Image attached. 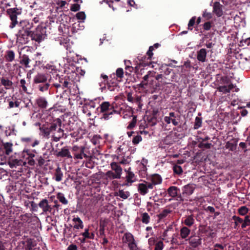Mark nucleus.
<instances>
[{"label": "nucleus", "mask_w": 250, "mask_h": 250, "mask_svg": "<svg viewBox=\"0 0 250 250\" xmlns=\"http://www.w3.org/2000/svg\"><path fill=\"white\" fill-rule=\"evenodd\" d=\"M20 26L21 29L19 31L20 36L22 38L24 43L28 42L29 38H31V24L26 20L21 21L20 22Z\"/></svg>", "instance_id": "nucleus-1"}, {"label": "nucleus", "mask_w": 250, "mask_h": 250, "mask_svg": "<svg viewBox=\"0 0 250 250\" xmlns=\"http://www.w3.org/2000/svg\"><path fill=\"white\" fill-rule=\"evenodd\" d=\"M23 157L26 158V160L23 161L22 160L17 159L10 158L8 161V164L11 168L16 167L17 166H24L27 163L29 165L31 166V153L29 150L26 151H23Z\"/></svg>", "instance_id": "nucleus-2"}, {"label": "nucleus", "mask_w": 250, "mask_h": 250, "mask_svg": "<svg viewBox=\"0 0 250 250\" xmlns=\"http://www.w3.org/2000/svg\"><path fill=\"white\" fill-rule=\"evenodd\" d=\"M99 109V112L103 114L101 118L104 120H108L110 115L116 112V110L114 109V107L108 102H103L97 108L98 110Z\"/></svg>", "instance_id": "nucleus-3"}, {"label": "nucleus", "mask_w": 250, "mask_h": 250, "mask_svg": "<svg viewBox=\"0 0 250 250\" xmlns=\"http://www.w3.org/2000/svg\"><path fill=\"white\" fill-rule=\"evenodd\" d=\"M36 202L37 203L32 201V210H35V208L37 207V206L39 205L40 208L42 209L43 212L47 213L49 212L53 215L55 214V210L53 209V208H52L51 205L49 204V202L47 199H42L39 203L38 201Z\"/></svg>", "instance_id": "nucleus-4"}, {"label": "nucleus", "mask_w": 250, "mask_h": 250, "mask_svg": "<svg viewBox=\"0 0 250 250\" xmlns=\"http://www.w3.org/2000/svg\"><path fill=\"white\" fill-rule=\"evenodd\" d=\"M6 12L11 21L9 27L11 28H13L18 23L17 16L21 14V11L18 8L16 7L7 9Z\"/></svg>", "instance_id": "nucleus-5"}, {"label": "nucleus", "mask_w": 250, "mask_h": 250, "mask_svg": "<svg viewBox=\"0 0 250 250\" xmlns=\"http://www.w3.org/2000/svg\"><path fill=\"white\" fill-rule=\"evenodd\" d=\"M45 28L42 26H38L36 28L35 31L32 32V40H35L38 42H40L43 39L45 32Z\"/></svg>", "instance_id": "nucleus-6"}, {"label": "nucleus", "mask_w": 250, "mask_h": 250, "mask_svg": "<svg viewBox=\"0 0 250 250\" xmlns=\"http://www.w3.org/2000/svg\"><path fill=\"white\" fill-rule=\"evenodd\" d=\"M202 239L199 235H192L188 239L189 245L194 248L201 244Z\"/></svg>", "instance_id": "nucleus-7"}, {"label": "nucleus", "mask_w": 250, "mask_h": 250, "mask_svg": "<svg viewBox=\"0 0 250 250\" xmlns=\"http://www.w3.org/2000/svg\"><path fill=\"white\" fill-rule=\"evenodd\" d=\"M238 140V138H233L230 141H228L225 146L226 148L229 149L231 151H235L237 148Z\"/></svg>", "instance_id": "nucleus-8"}, {"label": "nucleus", "mask_w": 250, "mask_h": 250, "mask_svg": "<svg viewBox=\"0 0 250 250\" xmlns=\"http://www.w3.org/2000/svg\"><path fill=\"white\" fill-rule=\"evenodd\" d=\"M158 112V109H154L152 110L151 115L147 116V120L148 123H151L152 125H155L158 122L157 115Z\"/></svg>", "instance_id": "nucleus-9"}, {"label": "nucleus", "mask_w": 250, "mask_h": 250, "mask_svg": "<svg viewBox=\"0 0 250 250\" xmlns=\"http://www.w3.org/2000/svg\"><path fill=\"white\" fill-rule=\"evenodd\" d=\"M222 5L220 4L219 2L215 1L213 3V12L216 14L218 17L222 16L223 14L222 10Z\"/></svg>", "instance_id": "nucleus-10"}, {"label": "nucleus", "mask_w": 250, "mask_h": 250, "mask_svg": "<svg viewBox=\"0 0 250 250\" xmlns=\"http://www.w3.org/2000/svg\"><path fill=\"white\" fill-rule=\"evenodd\" d=\"M35 125L39 127V129L41 131L42 135L44 137H49L50 133L48 131V128H47V125H41V124L40 123H36Z\"/></svg>", "instance_id": "nucleus-11"}, {"label": "nucleus", "mask_w": 250, "mask_h": 250, "mask_svg": "<svg viewBox=\"0 0 250 250\" xmlns=\"http://www.w3.org/2000/svg\"><path fill=\"white\" fill-rule=\"evenodd\" d=\"M151 73L150 71L148 72V74L147 75H146L143 78V81L141 82L140 84L138 85V87L142 89H146L147 88L148 85V82L149 80V75L150 73ZM150 82H152L153 80L150 81Z\"/></svg>", "instance_id": "nucleus-12"}, {"label": "nucleus", "mask_w": 250, "mask_h": 250, "mask_svg": "<svg viewBox=\"0 0 250 250\" xmlns=\"http://www.w3.org/2000/svg\"><path fill=\"white\" fill-rule=\"evenodd\" d=\"M57 157H66L67 158H72L69 149L66 147L62 148L60 151H59L56 154Z\"/></svg>", "instance_id": "nucleus-13"}, {"label": "nucleus", "mask_w": 250, "mask_h": 250, "mask_svg": "<svg viewBox=\"0 0 250 250\" xmlns=\"http://www.w3.org/2000/svg\"><path fill=\"white\" fill-rule=\"evenodd\" d=\"M49 85V84L47 83H34L33 84V86L35 89H39L40 91L42 92H43L44 91L48 90Z\"/></svg>", "instance_id": "nucleus-14"}, {"label": "nucleus", "mask_w": 250, "mask_h": 250, "mask_svg": "<svg viewBox=\"0 0 250 250\" xmlns=\"http://www.w3.org/2000/svg\"><path fill=\"white\" fill-rule=\"evenodd\" d=\"M150 64H151V62H149V63L142 62V63H140L139 64H138V65L136 66V67H135L134 68H133L132 66H126L125 69L129 68L130 69L129 71L130 72H132L134 70V72L136 74H139V69H140L141 66H149L150 65Z\"/></svg>", "instance_id": "nucleus-15"}, {"label": "nucleus", "mask_w": 250, "mask_h": 250, "mask_svg": "<svg viewBox=\"0 0 250 250\" xmlns=\"http://www.w3.org/2000/svg\"><path fill=\"white\" fill-rule=\"evenodd\" d=\"M195 188L190 184H188L184 187L183 191L182 192L183 196L191 195Z\"/></svg>", "instance_id": "nucleus-16"}, {"label": "nucleus", "mask_w": 250, "mask_h": 250, "mask_svg": "<svg viewBox=\"0 0 250 250\" xmlns=\"http://www.w3.org/2000/svg\"><path fill=\"white\" fill-rule=\"evenodd\" d=\"M47 80V78L46 75L38 73L34 79V83H46Z\"/></svg>", "instance_id": "nucleus-17"}, {"label": "nucleus", "mask_w": 250, "mask_h": 250, "mask_svg": "<svg viewBox=\"0 0 250 250\" xmlns=\"http://www.w3.org/2000/svg\"><path fill=\"white\" fill-rule=\"evenodd\" d=\"M111 168L112 170L121 177L122 173V168L119 165V164L116 162H112L110 164Z\"/></svg>", "instance_id": "nucleus-18"}, {"label": "nucleus", "mask_w": 250, "mask_h": 250, "mask_svg": "<svg viewBox=\"0 0 250 250\" xmlns=\"http://www.w3.org/2000/svg\"><path fill=\"white\" fill-rule=\"evenodd\" d=\"M207 56V51L205 48L201 49L197 52V59L201 62H205Z\"/></svg>", "instance_id": "nucleus-19"}, {"label": "nucleus", "mask_w": 250, "mask_h": 250, "mask_svg": "<svg viewBox=\"0 0 250 250\" xmlns=\"http://www.w3.org/2000/svg\"><path fill=\"white\" fill-rule=\"evenodd\" d=\"M56 123H51L50 125H47V128H48V131L49 132V133H50L51 132H52L53 131H55L57 129V124H58L59 126L60 127L62 125V121L60 118H57L56 120Z\"/></svg>", "instance_id": "nucleus-20"}, {"label": "nucleus", "mask_w": 250, "mask_h": 250, "mask_svg": "<svg viewBox=\"0 0 250 250\" xmlns=\"http://www.w3.org/2000/svg\"><path fill=\"white\" fill-rule=\"evenodd\" d=\"M125 171L126 172V176L125 177L126 181L128 183H132L135 182V175L131 171V168L129 167L127 170L125 169Z\"/></svg>", "instance_id": "nucleus-21"}, {"label": "nucleus", "mask_w": 250, "mask_h": 250, "mask_svg": "<svg viewBox=\"0 0 250 250\" xmlns=\"http://www.w3.org/2000/svg\"><path fill=\"white\" fill-rule=\"evenodd\" d=\"M0 83L6 89H9L12 87V82L7 78H2L0 80Z\"/></svg>", "instance_id": "nucleus-22"}, {"label": "nucleus", "mask_w": 250, "mask_h": 250, "mask_svg": "<svg viewBox=\"0 0 250 250\" xmlns=\"http://www.w3.org/2000/svg\"><path fill=\"white\" fill-rule=\"evenodd\" d=\"M178 190L179 188L177 187L171 186L167 189V191L170 197L174 198L177 196Z\"/></svg>", "instance_id": "nucleus-23"}, {"label": "nucleus", "mask_w": 250, "mask_h": 250, "mask_svg": "<svg viewBox=\"0 0 250 250\" xmlns=\"http://www.w3.org/2000/svg\"><path fill=\"white\" fill-rule=\"evenodd\" d=\"M63 233L66 235L67 238L71 237L75 238L77 235L73 233L72 229V226L70 225L69 227H66V229H64Z\"/></svg>", "instance_id": "nucleus-24"}, {"label": "nucleus", "mask_w": 250, "mask_h": 250, "mask_svg": "<svg viewBox=\"0 0 250 250\" xmlns=\"http://www.w3.org/2000/svg\"><path fill=\"white\" fill-rule=\"evenodd\" d=\"M138 190L141 195H145L147 193L148 189L147 188L146 184L141 183L138 185Z\"/></svg>", "instance_id": "nucleus-25"}, {"label": "nucleus", "mask_w": 250, "mask_h": 250, "mask_svg": "<svg viewBox=\"0 0 250 250\" xmlns=\"http://www.w3.org/2000/svg\"><path fill=\"white\" fill-rule=\"evenodd\" d=\"M36 104L41 108H45L47 104V101L42 98H40L36 100Z\"/></svg>", "instance_id": "nucleus-26"}, {"label": "nucleus", "mask_w": 250, "mask_h": 250, "mask_svg": "<svg viewBox=\"0 0 250 250\" xmlns=\"http://www.w3.org/2000/svg\"><path fill=\"white\" fill-rule=\"evenodd\" d=\"M105 175L107 177L106 179L109 178L110 179H120L121 177L117 174L115 172H113L112 170H108L105 173Z\"/></svg>", "instance_id": "nucleus-27"}, {"label": "nucleus", "mask_w": 250, "mask_h": 250, "mask_svg": "<svg viewBox=\"0 0 250 250\" xmlns=\"http://www.w3.org/2000/svg\"><path fill=\"white\" fill-rule=\"evenodd\" d=\"M194 219L193 218V215H190L186 217L184 221V224L188 227H190L194 224Z\"/></svg>", "instance_id": "nucleus-28"}, {"label": "nucleus", "mask_w": 250, "mask_h": 250, "mask_svg": "<svg viewBox=\"0 0 250 250\" xmlns=\"http://www.w3.org/2000/svg\"><path fill=\"white\" fill-rule=\"evenodd\" d=\"M155 79L157 80H159L160 79H162V80L160 81V82L162 83L163 85H165L167 84L170 83L169 82L166 81L167 80L168 78L164 76L163 74H158L156 77Z\"/></svg>", "instance_id": "nucleus-29"}, {"label": "nucleus", "mask_w": 250, "mask_h": 250, "mask_svg": "<svg viewBox=\"0 0 250 250\" xmlns=\"http://www.w3.org/2000/svg\"><path fill=\"white\" fill-rule=\"evenodd\" d=\"M84 149H85L84 146L81 147L80 152V153L75 154V157H74L75 159H83V157H84L85 158H87L88 157V156L85 153H84Z\"/></svg>", "instance_id": "nucleus-30"}, {"label": "nucleus", "mask_w": 250, "mask_h": 250, "mask_svg": "<svg viewBox=\"0 0 250 250\" xmlns=\"http://www.w3.org/2000/svg\"><path fill=\"white\" fill-rule=\"evenodd\" d=\"M124 243H131L134 241L133 236L130 233H126L123 237Z\"/></svg>", "instance_id": "nucleus-31"}, {"label": "nucleus", "mask_w": 250, "mask_h": 250, "mask_svg": "<svg viewBox=\"0 0 250 250\" xmlns=\"http://www.w3.org/2000/svg\"><path fill=\"white\" fill-rule=\"evenodd\" d=\"M190 229L186 227H183L180 230V235L183 239H185L188 237L190 233Z\"/></svg>", "instance_id": "nucleus-32"}, {"label": "nucleus", "mask_w": 250, "mask_h": 250, "mask_svg": "<svg viewBox=\"0 0 250 250\" xmlns=\"http://www.w3.org/2000/svg\"><path fill=\"white\" fill-rule=\"evenodd\" d=\"M73 221L75 222H78V224H75L74 226V228L76 229H83V221L79 217H75L73 219Z\"/></svg>", "instance_id": "nucleus-33"}, {"label": "nucleus", "mask_w": 250, "mask_h": 250, "mask_svg": "<svg viewBox=\"0 0 250 250\" xmlns=\"http://www.w3.org/2000/svg\"><path fill=\"white\" fill-rule=\"evenodd\" d=\"M151 181L153 184H154V185H156L161 183L162 178L159 175L155 174L152 176Z\"/></svg>", "instance_id": "nucleus-34"}, {"label": "nucleus", "mask_w": 250, "mask_h": 250, "mask_svg": "<svg viewBox=\"0 0 250 250\" xmlns=\"http://www.w3.org/2000/svg\"><path fill=\"white\" fill-rule=\"evenodd\" d=\"M54 175L56 181L58 182L61 181L63 174L61 171V168L60 167H58L56 168Z\"/></svg>", "instance_id": "nucleus-35"}, {"label": "nucleus", "mask_w": 250, "mask_h": 250, "mask_svg": "<svg viewBox=\"0 0 250 250\" xmlns=\"http://www.w3.org/2000/svg\"><path fill=\"white\" fill-rule=\"evenodd\" d=\"M15 58V53L12 50H8L6 52V55H5V59L7 62H12Z\"/></svg>", "instance_id": "nucleus-36"}, {"label": "nucleus", "mask_w": 250, "mask_h": 250, "mask_svg": "<svg viewBox=\"0 0 250 250\" xmlns=\"http://www.w3.org/2000/svg\"><path fill=\"white\" fill-rule=\"evenodd\" d=\"M29 61H30V59H29L28 56L26 55H23L22 56V59L21 61V63L22 65H24L25 67H26V68L29 67H30V66L29 65Z\"/></svg>", "instance_id": "nucleus-37"}, {"label": "nucleus", "mask_w": 250, "mask_h": 250, "mask_svg": "<svg viewBox=\"0 0 250 250\" xmlns=\"http://www.w3.org/2000/svg\"><path fill=\"white\" fill-rule=\"evenodd\" d=\"M57 198L60 202L64 205L68 204V201L66 199L64 195L61 192L57 194Z\"/></svg>", "instance_id": "nucleus-38"}, {"label": "nucleus", "mask_w": 250, "mask_h": 250, "mask_svg": "<svg viewBox=\"0 0 250 250\" xmlns=\"http://www.w3.org/2000/svg\"><path fill=\"white\" fill-rule=\"evenodd\" d=\"M12 144L9 143L3 144V147L6 155H9L12 152Z\"/></svg>", "instance_id": "nucleus-39"}, {"label": "nucleus", "mask_w": 250, "mask_h": 250, "mask_svg": "<svg viewBox=\"0 0 250 250\" xmlns=\"http://www.w3.org/2000/svg\"><path fill=\"white\" fill-rule=\"evenodd\" d=\"M171 210L168 209H164L161 213L158 215V217L159 219H162L165 218L168 213H170Z\"/></svg>", "instance_id": "nucleus-40"}, {"label": "nucleus", "mask_w": 250, "mask_h": 250, "mask_svg": "<svg viewBox=\"0 0 250 250\" xmlns=\"http://www.w3.org/2000/svg\"><path fill=\"white\" fill-rule=\"evenodd\" d=\"M118 195L121 198L123 199H126L128 198L129 196V192H126V193L123 190H119L118 193H116L115 194V196Z\"/></svg>", "instance_id": "nucleus-41"}, {"label": "nucleus", "mask_w": 250, "mask_h": 250, "mask_svg": "<svg viewBox=\"0 0 250 250\" xmlns=\"http://www.w3.org/2000/svg\"><path fill=\"white\" fill-rule=\"evenodd\" d=\"M202 125V118L196 117L194 125V128L197 129L199 128Z\"/></svg>", "instance_id": "nucleus-42"}, {"label": "nucleus", "mask_w": 250, "mask_h": 250, "mask_svg": "<svg viewBox=\"0 0 250 250\" xmlns=\"http://www.w3.org/2000/svg\"><path fill=\"white\" fill-rule=\"evenodd\" d=\"M174 173L180 175L182 173L183 170L181 166L175 165L173 167Z\"/></svg>", "instance_id": "nucleus-43"}, {"label": "nucleus", "mask_w": 250, "mask_h": 250, "mask_svg": "<svg viewBox=\"0 0 250 250\" xmlns=\"http://www.w3.org/2000/svg\"><path fill=\"white\" fill-rule=\"evenodd\" d=\"M136 123H137V116H133L132 120L129 123V125L127 127V129H132L133 127H134L135 126Z\"/></svg>", "instance_id": "nucleus-44"}, {"label": "nucleus", "mask_w": 250, "mask_h": 250, "mask_svg": "<svg viewBox=\"0 0 250 250\" xmlns=\"http://www.w3.org/2000/svg\"><path fill=\"white\" fill-rule=\"evenodd\" d=\"M242 228H245L247 226L250 225V219L249 218V216H246L245 217V219L243 220V222L242 223Z\"/></svg>", "instance_id": "nucleus-45"}, {"label": "nucleus", "mask_w": 250, "mask_h": 250, "mask_svg": "<svg viewBox=\"0 0 250 250\" xmlns=\"http://www.w3.org/2000/svg\"><path fill=\"white\" fill-rule=\"evenodd\" d=\"M20 102L17 101H9L8 108H12L14 107H18L20 105Z\"/></svg>", "instance_id": "nucleus-46"}, {"label": "nucleus", "mask_w": 250, "mask_h": 250, "mask_svg": "<svg viewBox=\"0 0 250 250\" xmlns=\"http://www.w3.org/2000/svg\"><path fill=\"white\" fill-rule=\"evenodd\" d=\"M212 146V145L211 143H206L204 144L203 143H200L198 145V147L200 148H206V149H209L210 148L211 146Z\"/></svg>", "instance_id": "nucleus-47"}, {"label": "nucleus", "mask_w": 250, "mask_h": 250, "mask_svg": "<svg viewBox=\"0 0 250 250\" xmlns=\"http://www.w3.org/2000/svg\"><path fill=\"white\" fill-rule=\"evenodd\" d=\"M149 218H150L149 216L147 213L145 212L142 214V221L143 223H145V224L148 223L149 221Z\"/></svg>", "instance_id": "nucleus-48"}, {"label": "nucleus", "mask_w": 250, "mask_h": 250, "mask_svg": "<svg viewBox=\"0 0 250 250\" xmlns=\"http://www.w3.org/2000/svg\"><path fill=\"white\" fill-rule=\"evenodd\" d=\"M248 208L246 206L241 207L238 209V212L240 215H245L248 212Z\"/></svg>", "instance_id": "nucleus-49"}, {"label": "nucleus", "mask_w": 250, "mask_h": 250, "mask_svg": "<svg viewBox=\"0 0 250 250\" xmlns=\"http://www.w3.org/2000/svg\"><path fill=\"white\" fill-rule=\"evenodd\" d=\"M164 247V243L162 241H159L155 244L154 250H162Z\"/></svg>", "instance_id": "nucleus-50"}, {"label": "nucleus", "mask_w": 250, "mask_h": 250, "mask_svg": "<svg viewBox=\"0 0 250 250\" xmlns=\"http://www.w3.org/2000/svg\"><path fill=\"white\" fill-rule=\"evenodd\" d=\"M217 90L219 92H223L224 93H229V89H228L227 86L226 85L219 86L217 87Z\"/></svg>", "instance_id": "nucleus-51"}, {"label": "nucleus", "mask_w": 250, "mask_h": 250, "mask_svg": "<svg viewBox=\"0 0 250 250\" xmlns=\"http://www.w3.org/2000/svg\"><path fill=\"white\" fill-rule=\"evenodd\" d=\"M76 17L78 20H83L85 19L86 16L84 12H80L76 14Z\"/></svg>", "instance_id": "nucleus-52"}, {"label": "nucleus", "mask_w": 250, "mask_h": 250, "mask_svg": "<svg viewBox=\"0 0 250 250\" xmlns=\"http://www.w3.org/2000/svg\"><path fill=\"white\" fill-rule=\"evenodd\" d=\"M20 83H21V86L22 87V90L23 91H24L25 92L28 93L27 91V87L26 86V84L28 85V84L26 83L25 81L23 79H21V80Z\"/></svg>", "instance_id": "nucleus-53"}, {"label": "nucleus", "mask_w": 250, "mask_h": 250, "mask_svg": "<svg viewBox=\"0 0 250 250\" xmlns=\"http://www.w3.org/2000/svg\"><path fill=\"white\" fill-rule=\"evenodd\" d=\"M116 75L118 78H123L124 75L123 69L121 68H118L116 71Z\"/></svg>", "instance_id": "nucleus-54"}, {"label": "nucleus", "mask_w": 250, "mask_h": 250, "mask_svg": "<svg viewBox=\"0 0 250 250\" xmlns=\"http://www.w3.org/2000/svg\"><path fill=\"white\" fill-rule=\"evenodd\" d=\"M142 137L140 135H137L133 137L132 143L134 145L138 144L140 141H142Z\"/></svg>", "instance_id": "nucleus-55"}, {"label": "nucleus", "mask_w": 250, "mask_h": 250, "mask_svg": "<svg viewBox=\"0 0 250 250\" xmlns=\"http://www.w3.org/2000/svg\"><path fill=\"white\" fill-rule=\"evenodd\" d=\"M90 158H91V156H90ZM85 166L87 168L92 169L94 167V163L91 161V159H90L87 162H86Z\"/></svg>", "instance_id": "nucleus-56"}, {"label": "nucleus", "mask_w": 250, "mask_h": 250, "mask_svg": "<svg viewBox=\"0 0 250 250\" xmlns=\"http://www.w3.org/2000/svg\"><path fill=\"white\" fill-rule=\"evenodd\" d=\"M80 5L77 3L73 4L72 5L70 10L72 11L76 12L80 10Z\"/></svg>", "instance_id": "nucleus-57"}, {"label": "nucleus", "mask_w": 250, "mask_h": 250, "mask_svg": "<svg viewBox=\"0 0 250 250\" xmlns=\"http://www.w3.org/2000/svg\"><path fill=\"white\" fill-rule=\"evenodd\" d=\"M128 247L130 250H137V246L135 243V241L128 243Z\"/></svg>", "instance_id": "nucleus-58"}, {"label": "nucleus", "mask_w": 250, "mask_h": 250, "mask_svg": "<svg viewBox=\"0 0 250 250\" xmlns=\"http://www.w3.org/2000/svg\"><path fill=\"white\" fill-rule=\"evenodd\" d=\"M232 219L235 221V226L238 225V222L240 223H242L243 222V220L240 218L239 217L234 215L232 217Z\"/></svg>", "instance_id": "nucleus-59"}, {"label": "nucleus", "mask_w": 250, "mask_h": 250, "mask_svg": "<svg viewBox=\"0 0 250 250\" xmlns=\"http://www.w3.org/2000/svg\"><path fill=\"white\" fill-rule=\"evenodd\" d=\"M88 229H85L84 232L82 233L81 234L84 237L83 240L81 241L82 243L84 242L85 238H88L89 237V233L88 232Z\"/></svg>", "instance_id": "nucleus-60"}, {"label": "nucleus", "mask_w": 250, "mask_h": 250, "mask_svg": "<svg viewBox=\"0 0 250 250\" xmlns=\"http://www.w3.org/2000/svg\"><path fill=\"white\" fill-rule=\"evenodd\" d=\"M196 17H192L189 21V23L188 24V29L192 30V28H190V27L193 26L195 23Z\"/></svg>", "instance_id": "nucleus-61"}, {"label": "nucleus", "mask_w": 250, "mask_h": 250, "mask_svg": "<svg viewBox=\"0 0 250 250\" xmlns=\"http://www.w3.org/2000/svg\"><path fill=\"white\" fill-rule=\"evenodd\" d=\"M42 3H43V2L40 0H38L37 1V2L36 1H34L33 4L34 5H36L37 4H38V5L37 6L35 7V10L39 9L40 8H42Z\"/></svg>", "instance_id": "nucleus-62"}, {"label": "nucleus", "mask_w": 250, "mask_h": 250, "mask_svg": "<svg viewBox=\"0 0 250 250\" xmlns=\"http://www.w3.org/2000/svg\"><path fill=\"white\" fill-rule=\"evenodd\" d=\"M211 27V25L210 21L206 22L203 25V28L205 30H209Z\"/></svg>", "instance_id": "nucleus-63"}, {"label": "nucleus", "mask_w": 250, "mask_h": 250, "mask_svg": "<svg viewBox=\"0 0 250 250\" xmlns=\"http://www.w3.org/2000/svg\"><path fill=\"white\" fill-rule=\"evenodd\" d=\"M67 250H78V247L75 244H71L68 247Z\"/></svg>", "instance_id": "nucleus-64"}]
</instances>
